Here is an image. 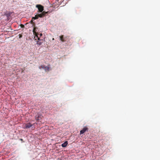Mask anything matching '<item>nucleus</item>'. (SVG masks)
Returning <instances> with one entry per match:
<instances>
[{
  "label": "nucleus",
  "mask_w": 160,
  "mask_h": 160,
  "mask_svg": "<svg viewBox=\"0 0 160 160\" xmlns=\"http://www.w3.org/2000/svg\"><path fill=\"white\" fill-rule=\"evenodd\" d=\"M60 40L62 42H64L66 41V40L65 39L66 38H63V36L61 35L59 37Z\"/></svg>",
  "instance_id": "nucleus-4"
},
{
  "label": "nucleus",
  "mask_w": 160,
  "mask_h": 160,
  "mask_svg": "<svg viewBox=\"0 0 160 160\" xmlns=\"http://www.w3.org/2000/svg\"><path fill=\"white\" fill-rule=\"evenodd\" d=\"M21 28H24V25L23 24H21Z\"/></svg>",
  "instance_id": "nucleus-13"
},
{
  "label": "nucleus",
  "mask_w": 160,
  "mask_h": 160,
  "mask_svg": "<svg viewBox=\"0 0 160 160\" xmlns=\"http://www.w3.org/2000/svg\"><path fill=\"white\" fill-rule=\"evenodd\" d=\"M32 126V125L30 123H28L26 124L24 126V128H29Z\"/></svg>",
  "instance_id": "nucleus-3"
},
{
  "label": "nucleus",
  "mask_w": 160,
  "mask_h": 160,
  "mask_svg": "<svg viewBox=\"0 0 160 160\" xmlns=\"http://www.w3.org/2000/svg\"><path fill=\"white\" fill-rule=\"evenodd\" d=\"M39 68L41 69V68L44 69H46V68H47L48 69H49L47 67H45L44 66H41L39 67Z\"/></svg>",
  "instance_id": "nucleus-8"
},
{
  "label": "nucleus",
  "mask_w": 160,
  "mask_h": 160,
  "mask_svg": "<svg viewBox=\"0 0 160 160\" xmlns=\"http://www.w3.org/2000/svg\"><path fill=\"white\" fill-rule=\"evenodd\" d=\"M21 37H22V36H20V38Z\"/></svg>",
  "instance_id": "nucleus-17"
},
{
  "label": "nucleus",
  "mask_w": 160,
  "mask_h": 160,
  "mask_svg": "<svg viewBox=\"0 0 160 160\" xmlns=\"http://www.w3.org/2000/svg\"><path fill=\"white\" fill-rule=\"evenodd\" d=\"M36 7L38 9V12H41L44 10V7L42 5L40 4L37 5Z\"/></svg>",
  "instance_id": "nucleus-1"
},
{
  "label": "nucleus",
  "mask_w": 160,
  "mask_h": 160,
  "mask_svg": "<svg viewBox=\"0 0 160 160\" xmlns=\"http://www.w3.org/2000/svg\"><path fill=\"white\" fill-rule=\"evenodd\" d=\"M40 118H41V117L38 115H36L35 117V118L37 120H40Z\"/></svg>",
  "instance_id": "nucleus-10"
},
{
  "label": "nucleus",
  "mask_w": 160,
  "mask_h": 160,
  "mask_svg": "<svg viewBox=\"0 0 160 160\" xmlns=\"http://www.w3.org/2000/svg\"><path fill=\"white\" fill-rule=\"evenodd\" d=\"M21 140H22V139H21Z\"/></svg>",
  "instance_id": "nucleus-16"
},
{
  "label": "nucleus",
  "mask_w": 160,
  "mask_h": 160,
  "mask_svg": "<svg viewBox=\"0 0 160 160\" xmlns=\"http://www.w3.org/2000/svg\"><path fill=\"white\" fill-rule=\"evenodd\" d=\"M68 144V142L66 141L64 143L62 144L61 146L62 147H65L67 146Z\"/></svg>",
  "instance_id": "nucleus-7"
},
{
  "label": "nucleus",
  "mask_w": 160,
  "mask_h": 160,
  "mask_svg": "<svg viewBox=\"0 0 160 160\" xmlns=\"http://www.w3.org/2000/svg\"><path fill=\"white\" fill-rule=\"evenodd\" d=\"M38 16L39 17V18H43L44 17V15L43 14V13H42V12L41 13H40L39 14H38Z\"/></svg>",
  "instance_id": "nucleus-9"
},
{
  "label": "nucleus",
  "mask_w": 160,
  "mask_h": 160,
  "mask_svg": "<svg viewBox=\"0 0 160 160\" xmlns=\"http://www.w3.org/2000/svg\"><path fill=\"white\" fill-rule=\"evenodd\" d=\"M88 128L86 127H84L83 129L80 131V134H81L84 133L86 131H88Z\"/></svg>",
  "instance_id": "nucleus-2"
},
{
  "label": "nucleus",
  "mask_w": 160,
  "mask_h": 160,
  "mask_svg": "<svg viewBox=\"0 0 160 160\" xmlns=\"http://www.w3.org/2000/svg\"><path fill=\"white\" fill-rule=\"evenodd\" d=\"M48 12H45V11H42V12L43 14L44 15V16H45L46 14H47L48 13Z\"/></svg>",
  "instance_id": "nucleus-11"
},
{
  "label": "nucleus",
  "mask_w": 160,
  "mask_h": 160,
  "mask_svg": "<svg viewBox=\"0 0 160 160\" xmlns=\"http://www.w3.org/2000/svg\"><path fill=\"white\" fill-rule=\"evenodd\" d=\"M38 41L37 42V44L39 45H41L42 43V40H40V38H38Z\"/></svg>",
  "instance_id": "nucleus-6"
},
{
  "label": "nucleus",
  "mask_w": 160,
  "mask_h": 160,
  "mask_svg": "<svg viewBox=\"0 0 160 160\" xmlns=\"http://www.w3.org/2000/svg\"><path fill=\"white\" fill-rule=\"evenodd\" d=\"M37 29V28H36V27H34V28H33V34L36 36L37 37H38V33H37L36 32V29Z\"/></svg>",
  "instance_id": "nucleus-5"
},
{
  "label": "nucleus",
  "mask_w": 160,
  "mask_h": 160,
  "mask_svg": "<svg viewBox=\"0 0 160 160\" xmlns=\"http://www.w3.org/2000/svg\"><path fill=\"white\" fill-rule=\"evenodd\" d=\"M32 19L33 20H35L36 19H35L34 17H32Z\"/></svg>",
  "instance_id": "nucleus-15"
},
{
  "label": "nucleus",
  "mask_w": 160,
  "mask_h": 160,
  "mask_svg": "<svg viewBox=\"0 0 160 160\" xmlns=\"http://www.w3.org/2000/svg\"><path fill=\"white\" fill-rule=\"evenodd\" d=\"M33 20L32 19V20L30 21L31 23H34V22H33Z\"/></svg>",
  "instance_id": "nucleus-14"
},
{
  "label": "nucleus",
  "mask_w": 160,
  "mask_h": 160,
  "mask_svg": "<svg viewBox=\"0 0 160 160\" xmlns=\"http://www.w3.org/2000/svg\"><path fill=\"white\" fill-rule=\"evenodd\" d=\"M34 18H35V19H38V18H39L38 15L37 14V15H35V16L34 17Z\"/></svg>",
  "instance_id": "nucleus-12"
}]
</instances>
